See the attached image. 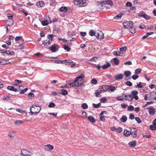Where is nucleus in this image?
I'll list each match as a JSON object with an SVG mask.
<instances>
[{
  "label": "nucleus",
  "mask_w": 156,
  "mask_h": 156,
  "mask_svg": "<svg viewBox=\"0 0 156 156\" xmlns=\"http://www.w3.org/2000/svg\"><path fill=\"white\" fill-rule=\"evenodd\" d=\"M41 110L40 107L36 105H33L30 108L31 115H33L34 114H37Z\"/></svg>",
  "instance_id": "obj_1"
},
{
  "label": "nucleus",
  "mask_w": 156,
  "mask_h": 156,
  "mask_svg": "<svg viewBox=\"0 0 156 156\" xmlns=\"http://www.w3.org/2000/svg\"><path fill=\"white\" fill-rule=\"evenodd\" d=\"M53 35L52 34H49L47 36V38L48 40H44L42 41V43L44 44V47L46 48H48V46L51 43L52 41Z\"/></svg>",
  "instance_id": "obj_2"
},
{
  "label": "nucleus",
  "mask_w": 156,
  "mask_h": 156,
  "mask_svg": "<svg viewBox=\"0 0 156 156\" xmlns=\"http://www.w3.org/2000/svg\"><path fill=\"white\" fill-rule=\"evenodd\" d=\"M21 154H18L16 156H31V153L26 149L21 150Z\"/></svg>",
  "instance_id": "obj_3"
},
{
  "label": "nucleus",
  "mask_w": 156,
  "mask_h": 156,
  "mask_svg": "<svg viewBox=\"0 0 156 156\" xmlns=\"http://www.w3.org/2000/svg\"><path fill=\"white\" fill-rule=\"evenodd\" d=\"M138 92L136 90H134L131 92V94H129L131 97L132 98V100L133 98H134L136 100H137L139 98L137 95Z\"/></svg>",
  "instance_id": "obj_4"
},
{
  "label": "nucleus",
  "mask_w": 156,
  "mask_h": 156,
  "mask_svg": "<svg viewBox=\"0 0 156 156\" xmlns=\"http://www.w3.org/2000/svg\"><path fill=\"white\" fill-rule=\"evenodd\" d=\"M148 109L149 114L151 116H153L154 115L155 113L156 110L152 106L146 108Z\"/></svg>",
  "instance_id": "obj_5"
},
{
  "label": "nucleus",
  "mask_w": 156,
  "mask_h": 156,
  "mask_svg": "<svg viewBox=\"0 0 156 156\" xmlns=\"http://www.w3.org/2000/svg\"><path fill=\"white\" fill-rule=\"evenodd\" d=\"M44 20H45L43 21L41 23L43 26H46L48 24L51 23V21L50 20L48 16H46L44 18Z\"/></svg>",
  "instance_id": "obj_6"
},
{
  "label": "nucleus",
  "mask_w": 156,
  "mask_h": 156,
  "mask_svg": "<svg viewBox=\"0 0 156 156\" xmlns=\"http://www.w3.org/2000/svg\"><path fill=\"white\" fill-rule=\"evenodd\" d=\"M24 87L23 86H20L19 85L18 88V91H20V94H22L26 92L28 90L27 88H25L24 89Z\"/></svg>",
  "instance_id": "obj_7"
},
{
  "label": "nucleus",
  "mask_w": 156,
  "mask_h": 156,
  "mask_svg": "<svg viewBox=\"0 0 156 156\" xmlns=\"http://www.w3.org/2000/svg\"><path fill=\"white\" fill-rule=\"evenodd\" d=\"M100 5L101 6L103 5H106V4L108 5H110L111 6L113 5V3L112 0H107L105 2L101 1L99 2Z\"/></svg>",
  "instance_id": "obj_8"
},
{
  "label": "nucleus",
  "mask_w": 156,
  "mask_h": 156,
  "mask_svg": "<svg viewBox=\"0 0 156 156\" xmlns=\"http://www.w3.org/2000/svg\"><path fill=\"white\" fill-rule=\"evenodd\" d=\"M84 77V75L83 74H82L80 76H77L75 79V82H77V81H79L80 82H83L84 81L83 79H82Z\"/></svg>",
  "instance_id": "obj_9"
},
{
  "label": "nucleus",
  "mask_w": 156,
  "mask_h": 156,
  "mask_svg": "<svg viewBox=\"0 0 156 156\" xmlns=\"http://www.w3.org/2000/svg\"><path fill=\"white\" fill-rule=\"evenodd\" d=\"M123 24L125 28H127L129 27H131V26H133V23L132 21H127L123 23Z\"/></svg>",
  "instance_id": "obj_10"
},
{
  "label": "nucleus",
  "mask_w": 156,
  "mask_h": 156,
  "mask_svg": "<svg viewBox=\"0 0 156 156\" xmlns=\"http://www.w3.org/2000/svg\"><path fill=\"white\" fill-rule=\"evenodd\" d=\"M95 36L98 39L101 40L104 38V34L101 31L96 33Z\"/></svg>",
  "instance_id": "obj_11"
},
{
  "label": "nucleus",
  "mask_w": 156,
  "mask_h": 156,
  "mask_svg": "<svg viewBox=\"0 0 156 156\" xmlns=\"http://www.w3.org/2000/svg\"><path fill=\"white\" fill-rule=\"evenodd\" d=\"M59 47L58 45L56 44H54L52 45L50 48L51 51L53 52H56L58 48Z\"/></svg>",
  "instance_id": "obj_12"
},
{
  "label": "nucleus",
  "mask_w": 156,
  "mask_h": 156,
  "mask_svg": "<svg viewBox=\"0 0 156 156\" xmlns=\"http://www.w3.org/2000/svg\"><path fill=\"white\" fill-rule=\"evenodd\" d=\"M19 86V84H13V86H10V90L15 92L18 91V88Z\"/></svg>",
  "instance_id": "obj_13"
},
{
  "label": "nucleus",
  "mask_w": 156,
  "mask_h": 156,
  "mask_svg": "<svg viewBox=\"0 0 156 156\" xmlns=\"http://www.w3.org/2000/svg\"><path fill=\"white\" fill-rule=\"evenodd\" d=\"M108 86L104 85L100 87V89L101 91H105L109 90Z\"/></svg>",
  "instance_id": "obj_14"
},
{
  "label": "nucleus",
  "mask_w": 156,
  "mask_h": 156,
  "mask_svg": "<svg viewBox=\"0 0 156 156\" xmlns=\"http://www.w3.org/2000/svg\"><path fill=\"white\" fill-rule=\"evenodd\" d=\"M149 98L150 100L154 99L153 100L156 101V94L154 93V92H152L150 93Z\"/></svg>",
  "instance_id": "obj_15"
},
{
  "label": "nucleus",
  "mask_w": 156,
  "mask_h": 156,
  "mask_svg": "<svg viewBox=\"0 0 156 156\" xmlns=\"http://www.w3.org/2000/svg\"><path fill=\"white\" fill-rule=\"evenodd\" d=\"M54 148L53 146L50 144H48L44 146V149L46 151H49V150H52Z\"/></svg>",
  "instance_id": "obj_16"
},
{
  "label": "nucleus",
  "mask_w": 156,
  "mask_h": 156,
  "mask_svg": "<svg viewBox=\"0 0 156 156\" xmlns=\"http://www.w3.org/2000/svg\"><path fill=\"white\" fill-rule=\"evenodd\" d=\"M86 2L85 0H75V4L77 5L83 4Z\"/></svg>",
  "instance_id": "obj_17"
},
{
  "label": "nucleus",
  "mask_w": 156,
  "mask_h": 156,
  "mask_svg": "<svg viewBox=\"0 0 156 156\" xmlns=\"http://www.w3.org/2000/svg\"><path fill=\"white\" fill-rule=\"evenodd\" d=\"M126 94H123L122 96L124 97L125 98H124L126 100H128L129 101H132V98L131 97L130 95H126Z\"/></svg>",
  "instance_id": "obj_18"
},
{
  "label": "nucleus",
  "mask_w": 156,
  "mask_h": 156,
  "mask_svg": "<svg viewBox=\"0 0 156 156\" xmlns=\"http://www.w3.org/2000/svg\"><path fill=\"white\" fill-rule=\"evenodd\" d=\"M116 80H119L122 79L123 78V75L122 74H119L115 76Z\"/></svg>",
  "instance_id": "obj_19"
},
{
  "label": "nucleus",
  "mask_w": 156,
  "mask_h": 156,
  "mask_svg": "<svg viewBox=\"0 0 156 156\" xmlns=\"http://www.w3.org/2000/svg\"><path fill=\"white\" fill-rule=\"evenodd\" d=\"M45 3L42 1H40L36 4V5L38 7H43L44 6Z\"/></svg>",
  "instance_id": "obj_20"
},
{
  "label": "nucleus",
  "mask_w": 156,
  "mask_h": 156,
  "mask_svg": "<svg viewBox=\"0 0 156 156\" xmlns=\"http://www.w3.org/2000/svg\"><path fill=\"white\" fill-rule=\"evenodd\" d=\"M136 142L135 140L134 141H132L129 143V145L130 147H134L136 145Z\"/></svg>",
  "instance_id": "obj_21"
},
{
  "label": "nucleus",
  "mask_w": 156,
  "mask_h": 156,
  "mask_svg": "<svg viewBox=\"0 0 156 156\" xmlns=\"http://www.w3.org/2000/svg\"><path fill=\"white\" fill-rule=\"evenodd\" d=\"M127 118L125 115H123L120 119V121L123 122H125L127 120Z\"/></svg>",
  "instance_id": "obj_22"
},
{
  "label": "nucleus",
  "mask_w": 156,
  "mask_h": 156,
  "mask_svg": "<svg viewBox=\"0 0 156 156\" xmlns=\"http://www.w3.org/2000/svg\"><path fill=\"white\" fill-rule=\"evenodd\" d=\"M110 64L109 62H108L106 64L103 65V66H102V68L103 69H105L110 67Z\"/></svg>",
  "instance_id": "obj_23"
},
{
  "label": "nucleus",
  "mask_w": 156,
  "mask_h": 156,
  "mask_svg": "<svg viewBox=\"0 0 156 156\" xmlns=\"http://www.w3.org/2000/svg\"><path fill=\"white\" fill-rule=\"evenodd\" d=\"M131 73L129 71H126L124 72V75L126 77H129L131 75Z\"/></svg>",
  "instance_id": "obj_24"
},
{
  "label": "nucleus",
  "mask_w": 156,
  "mask_h": 156,
  "mask_svg": "<svg viewBox=\"0 0 156 156\" xmlns=\"http://www.w3.org/2000/svg\"><path fill=\"white\" fill-rule=\"evenodd\" d=\"M129 131L127 130H125L124 131V134L125 136H128L130 135Z\"/></svg>",
  "instance_id": "obj_25"
},
{
  "label": "nucleus",
  "mask_w": 156,
  "mask_h": 156,
  "mask_svg": "<svg viewBox=\"0 0 156 156\" xmlns=\"http://www.w3.org/2000/svg\"><path fill=\"white\" fill-rule=\"evenodd\" d=\"M123 13H121L119 14L114 17V19L116 20H119L121 19V17L122 16Z\"/></svg>",
  "instance_id": "obj_26"
},
{
  "label": "nucleus",
  "mask_w": 156,
  "mask_h": 156,
  "mask_svg": "<svg viewBox=\"0 0 156 156\" xmlns=\"http://www.w3.org/2000/svg\"><path fill=\"white\" fill-rule=\"evenodd\" d=\"M88 119L93 123H94L96 121L95 119L92 116H89L88 117Z\"/></svg>",
  "instance_id": "obj_27"
},
{
  "label": "nucleus",
  "mask_w": 156,
  "mask_h": 156,
  "mask_svg": "<svg viewBox=\"0 0 156 156\" xmlns=\"http://www.w3.org/2000/svg\"><path fill=\"white\" fill-rule=\"evenodd\" d=\"M60 10L61 12H66L67 10V9L66 7L62 6L60 9Z\"/></svg>",
  "instance_id": "obj_28"
},
{
  "label": "nucleus",
  "mask_w": 156,
  "mask_h": 156,
  "mask_svg": "<svg viewBox=\"0 0 156 156\" xmlns=\"http://www.w3.org/2000/svg\"><path fill=\"white\" fill-rule=\"evenodd\" d=\"M129 31L132 33H135L136 32V30L135 28L131 26L129 29Z\"/></svg>",
  "instance_id": "obj_29"
},
{
  "label": "nucleus",
  "mask_w": 156,
  "mask_h": 156,
  "mask_svg": "<svg viewBox=\"0 0 156 156\" xmlns=\"http://www.w3.org/2000/svg\"><path fill=\"white\" fill-rule=\"evenodd\" d=\"M79 81H77V82H75V80L74 82L75 83V86L79 87L82 85L83 84V82L82 83H79Z\"/></svg>",
  "instance_id": "obj_30"
},
{
  "label": "nucleus",
  "mask_w": 156,
  "mask_h": 156,
  "mask_svg": "<svg viewBox=\"0 0 156 156\" xmlns=\"http://www.w3.org/2000/svg\"><path fill=\"white\" fill-rule=\"evenodd\" d=\"M137 132L136 131H133L132 132H130V135H132L133 137V138H135L137 136V134H136V133Z\"/></svg>",
  "instance_id": "obj_31"
},
{
  "label": "nucleus",
  "mask_w": 156,
  "mask_h": 156,
  "mask_svg": "<svg viewBox=\"0 0 156 156\" xmlns=\"http://www.w3.org/2000/svg\"><path fill=\"white\" fill-rule=\"evenodd\" d=\"M109 87V89L112 92H114L115 90V87L112 86H108Z\"/></svg>",
  "instance_id": "obj_32"
},
{
  "label": "nucleus",
  "mask_w": 156,
  "mask_h": 156,
  "mask_svg": "<svg viewBox=\"0 0 156 156\" xmlns=\"http://www.w3.org/2000/svg\"><path fill=\"white\" fill-rule=\"evenodd\" d=\"M62 93V94L64 95H66L68 94V91L67 90L65 89H62L61 90Z\"/></svg>",
  "instance_id": "obj_33"
},
{
  "label": "nucleus",
  "mask_w": 156,
  "mask_h": 156,
  "mask_svg": "<svg viewBox=\"0 0 156 156\" xmlns=\"http://www.w3.org/2000/svg\"><path fill=\"white\" fill-rule=\"evenodd\" d=\"M100 101L102 103H105L107 101V99L105 97H102L100 98Z\"/></svg>",
  "instance_id": "obj_34"
},
{
  "label": "nucleus",
  "mask_w": 156,
  "mask_h": 156,
  "mask_svg": "<svg viewBox=\"0 0 156 156\" xmlns=\"http://www.w3.org/2000/svg\"><path fill=\"white\" fill-rule=\"evenodd\" d=\"M96 33L94 32V31L93 30H90L89 32V35L91 36H93L94 35L95 36Z\"/></svg>",
  "instance_id": "obj_35"
},
{
  "label": "nucleus",
  "mask_w": 156,
  "mask_h": 156,
  "mask_svg": "<svg viewBox=\"0 0 156 156\" xmlns=\"http://www.w3.org/2000/svg\"><path fill=\"white\" fill-rule=\"evenodd\" d=\"M64 61L65 62V63L66 65L70 64V63L73 62L70 60H65Z\"/></svg>",
  "instance_id": "obj_36"
},
{
  "label": "nucleus",
  "mask_w": 156,
  "mask_h": 156,
  "mask_svg": "<svg viewBox=\"0 0 156 156\" xmlns=\"http://www.w3.org/2000/svg\"><path fill=\"white\" fill-rule=\"evenodd\" d=\"M127 49V48L126 46H124L122 47L121 48L119 49V51H126Z\"/></svg>",
  "instance_id": "obj_37"
},
{
  "label": "nucleus",
  "mask_w": 156,
  "mask_h": 156,
  "mask_svg": "<svg viewBox=\"0 0 156 156\" xmlns=\"http://www.w3.org/2000/svg\"><path fill=\"white\" fill-rule=\"evenodd\" d=\"M7 62L6 60L5 59H0V63L2 65L6 64L7 63Z\"/></svg>",
  "instance_id": "obj_38"
},
{
  "label": "nucleus",
  "mask_w": 156,
  "mask_h": 156,
  "mask_svg": "<svg viewBox=\"0 0 156 156\" xmlns=\"http://www.w3.org/2000/svg\"><path fill=\"white\" fill-rule=\"evenodd\" d=\"M122 131V129L121 127H119L118 128H117L116 130V132L118 133H120Z\"/></svg>",
  "instance_id": "obj_39"
},
{
  "label": "nucleus",
  "mask_w": 156,
  "mask_h": 156,
  "mask_svg": "<svg viewBox=\"0 0 156 156\" xmlns=\"http://www.w3.org/2000/svg\"><path fill=\"white\" fill-rule=\"evenodd\" d=\"M153 101H151L150 102H147V103L144 105L143 106L142 108H145V107L147 106L148 105L153 104Z\"/></svg>",
  "instance_id": "obj_40"
},
{
  "label": "nucleus",
  "mask_w": 156,
  "mask_h": 156,
  "mask_svg": "<svg viewBox=\"0 0 156 156\" xmlns=\"http://www.w3.org/2000/svg\"><path fill=\"white\" fill-rule=\"evenodd\" d=\"M81 107L84 109H86L88 108L87 105L85 103H84L82 105Z\"/></svg>",
  "instance_id": "obj_41"
},
{
  "label": "nucleus",
  "mask_w": 156,
  "mask_h": 156,
  "mask_svg": "<svg viewBox=\"0 0 156 156\" xmlns=\"http://www.w3.org/2000/svg\"><path fill=\"white\" fill-rule=\"evenodd\" d=\"M34 94L32 93H30L28 94V98H30V99H31L32 98L34 97Z\"/></svg>",
  "instance_id": "obj_42"
},
{
  "label": "nucleus",
  "mask_w": 156,
  "mask_h": 156,
  "mask_svg": "<svg viewBox=\"0 0 156 156\" xmlns=\"http://www.w3.org/2000/svg\"><path fill=\"white\" fill-rule=\"evenodd\" d=\"M121 54V52L119 51H115L113 52V55H119Z\"/></svg>",
  "instance_id": "obj_43"
},
{
  "label": "nucleus",
  "mask_w": 156,
  "mask_h": 156,
  "mask_svg": "<svg viewBox=\"0 0 156 156\" xmlns=\"http://www.w3.org/2000/svg\"><path fill=\"white\" fill-rule=\"evenodd\" d=\"M141 69L140 68L137 69L135 70V73L138 74L141 72Z\"/></svg>",
  "instance_id": "obj_44"
},
{
  "label": "nucleus",
  "mask_w": 156,
  "mask_h": 156,
  "mask_svg": "<svg viewBox=\"0 0 156 156\" xmlns=\"http://www.w3.org/2000/svg\"><path fill=\"white\" fill-rule=\"evenodd\" d=\"M13 17L12 15H10V26L13 25L14 24V21L13 20H12V17Z\"/></svg>",
  "instance_id": "obj_45"
},
{
  "label": "nucleus",
  "mask_w": 156,
  "mask_h": 156,
  "mask_svg": "<svg viewBox=\"0 0 156 156\" xmlns=\"http://www.w3.org/2000/svg\"><path fill=\"white\" fill-rule=\"evenodd\" d=\"M128 110L129 111H133L134 109V107L132 105L129 106L128 107Z\"/></svg>",
  "instance_id": "obj_46"
},
{
  "label": "nucleus",
  "mask_w": 156,
  "mask_h": 156,
  "mask_svg": "<svg viewBox=\"0 0 156 156\" xmlns=\"http://www.w3.org/2000/svg\"><path fill=\"white\" fill-rule=\"evenodd\" d=\"M64 48L65 50H66L68 51H69L70 50V48H69L68 46L65 45L64 46Z\"/></svg>",
  "instance_id": "obj_47"
},
{
  "label": "nucleus",
  "mask_w": 156,
  "mask_h": 156,
  "mask_svg": "<svg viewBox=\"0 0 156 156\" xmlns=\"http://www.w3.org/2000/svg\"><path fill=\"white\" fill-rule=\"evenodd\" d=\"M143 136L144 137L147 138H149L151 137L150 135L147 134L146 133H143Z\"/></svg>",
  "instance_id": "obj_48"
},
{
  "label": "nucleus",
  "mask_w": 156,
  "mask_h": 156,
  "mask_svg": "<svg viewBox=\"0 0 156 156\" xmlns=\"http://www.w3.org/2000/svg\"><path fill=\"white\" fill-rule=\"evenodd\" d=\"M142 83L141 82H139V83L137 84V85L136 86V88H141L143 87V86L141 84Z\"/></svg>",
  "instance_id": "obj_49"
},
{
  "label": "nucleus",
  "mask_w": 156,
  "mask_h": 156,
  "mask_svg": "<svg viewBox=\"0 0 156 156\" xmlns=\"http://www.w3.org/2000/svg\"><path fill=\"white\" fill-rule=\"evenodd\" d=\"M55 106V105L54 103L53 102H51L49 103L48 106L49 108H53Z\"/></svg>",
  "instance_id": "obj_50"
},
{
  "label": "nucleus",
  "mask_w": 156,
  "mask_h": 156,
  "mask_svg": "<svg viewBox=\"0 0 156 156\" xmlns=\"http://www.w3.org/2000/svg\"><path fill=\"white\" fill-rule=\"evenodd\" d=\"M16 135V133L15 131H12L10 132V137H13Z\"/></svg>",
  "instance_id": "obj_51"
},
{
  "label": "nucleus",
  "mask_w": 156,
  "mask_h": 156,
  "mask_svg": "<svg viewBox=\"0 0 156 156\" xmlns=\"http://www.w3.org/2000/svg\"><path fill=\"white\" fill-rule=\"evenodd\" d=\"M114 63L116 65H118L119 64L118 59L117 58H113Z\"/></svg>",
  "instance_id": "obj_52"
},
{
  "label": "nucleus",
  "mask_w": 156,
  "mask_h": 156,
  "mask_svg": "<svg viewBox=\"0 0 156 156\" xmlns=\"http://www.w3.org/2000/svg\"><path fill=\"white\" fill-rule=\"evenodd\" d=\"M135 120L138 123H140L141 122V121L140 118L138 117H136L135 118Z\"/></svg>",
  "instance_id": "obj_53"
},
{
  "label": "nucleus",
  "mask_w": 156,
  "mask_h": 156,
  "mask_svg": "<svg viewBox=\"0 0 156 156\" xmlns=\"http://www.w3.org/2000/svg\"><path fill=\"white\" fill-rule=\"evenodd\" d=\"M97 80L95 79H93L91 81V82L92 84H96L97 83Z\"/></svg>",
  "instance_id": "obj_54"
},
{
  "label": "nucleus",
  "mask_w": 156,
  "mask_h": 156,
  "mask_svg": "<svg viewBox=\"0 0 156 156\" xmlns=\"http://www.w3.org/2000/svg\"><path fill=\"white\" fill-rule=\"evenodd\" d=\"M145 13L143 11H141L140 12V13L138 14V16L140 17H142Z\"/></svg>",
  "instance_id": "obj_55"
},
{
  "label": "nucleus",
  "mask_w": 156,
  "mask_h": 156,
  "mask_svg": "<svg viewBox=\"0 0 156 156\" xmlns=\"http://www.w3.org/2000/svg\"><path fill=\"white\" fill-rule=\"evenodd\" d=\"M101 93L100 92H96L94 94L95 96L97 97H101V95H100Z\"/></svg>",
  "instance_id": "obj_56"
},
{
  "label": "nucleus",
  "mask_w": 156,
  "mask_h": 156,
  "mask_svg": "<svg viewBox=\"0 0 156 156\" xmlns=\"http://www.w3.org/2000/svg\"><path fill=\"white\" fill-rule=\"evenodd\" d=\"M139 77V76L136 75H134L132 76V79L134 80H136Z\"/></svg>",
  "instance_id": "obj_57"
},
{
  "label": "nucleus",
  "mask_w": 156,
  "mask_h": 156,
  "mask_svg": "<svg viewBox=\"0 0 156 156\" xmlns=\"http://www.w3.org/2000/svg\"><path fill=\"white\" fill-rule=\"evenodd\" d=\"M126 7H130L132 6V3L130 2H127L126 4Z\"/></svg>",
  "instance_id": "obj_58"
},
{
  "label": "nucleus",
  "mask_w": 156,
  "mask_h": 156,
  "mask_svg": "<svg viewBox=\"0 0 156 156\" xmlns=\"http://www.w3.org/2000/svg\"><path fill=\"white\" fill-rule=\"evenodd\" d=\"M125 84L126 85L129 86H131L132 85V83L129 81L126 82Z\"/></svg>",
  "instance_id": "obj_59"
},
{
  "label": "nucleus",
  "mask_w": 156,
  "mask_h": 156,
  "mask_svg": "<svg viewBox=\"0 0 156 156\" xmlns=\"http://www.w3.org/2000/svg\"><path fill=\"white\" fill-rule=\"evenodd\" d=\"M16 111L17 112H19L20 113H23L25 112V110L17 108Z\"/></svg>",
  "instance_id": "obj_60"
},
{
  "label": "nucleus",
  "mask_w": 156,
  "mask_h": 156,
  "mask_svg": "<svg viewBox=\"0 0 156 156\" xmlns=\"http://www.w3.org/2000/svg\"><path fill=\"white\" fill-rule=\"evenodd\" d=\"M150 129L152 130H155V129H156V126H154L151 125L150 126Z\"/></svg>",
  "instance_id": "obj_61"
},
{
  "label": "nucleus",
  "mask_w": 156,
  "mask_h": 156,
  "mask_svg": "<svg viewBox=\"0 0 156 156\" xmlns=\"http://www.w3.org/2000/svg\"><path fill=\"white\" fill-rule=\"evenodd\" d=\"M135 118L134 115L133 114H131L129 115V119H133Z\"/></svg>",
  "instance_id": "obj_62"
},
{
  "label": "nucleus",
  "mask_w": 156,
  "mask_h": 156,
  "mask_svg": "<svg viewBox=\"0 0 156 156\" xmlns=\"http://www.w3.org/2000/svg\"><path fill=\"white\" fill-rule=\"evenodd\" d=\"M23 123V122L21 121L18 120H16V122H15L14 123L17 125L18 123Z\"/></svg>",
  "instance_id": "obj_63"
},
{
  "label": "nucleus",
  "mask_w": 156,
  "mask_h": 156,
  "mask_svg": "<svg viewBox=\"0 0 156 156\" xmlns=\"http://www.w3.org/2000/svg\"><path fill=\"white\" fill-rule=\"evenodd\" d=\"M80 34L83 37H84L86 34V32H80Z\"/></svg>",
  "instance_id": "obj_64"
}]
</instances>
